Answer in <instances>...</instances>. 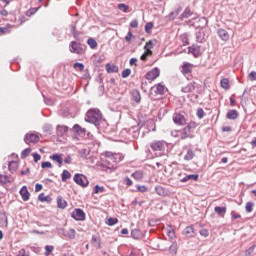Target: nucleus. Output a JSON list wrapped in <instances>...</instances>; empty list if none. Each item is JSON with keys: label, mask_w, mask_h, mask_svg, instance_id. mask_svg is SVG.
Instances as JSON below:
<instances>
[{"label": "nucleus", "mask_w": 256, "mask_h": 256, "mask_svg": "<svg viewBox=\"0 0 256 256\" xmlns=\"http://www.w3.org/2000/svg\"><path fill=\"white\" fill-rule=\"evenodd\" d=\"M85 121L87 123H91L92 125H95V127L99 129L101 122L103 121V114L101 113V110L97 108H90L86 112Z\"/></svg>", "instance_id": "1"}, {"label": "nucleus", "mask_w": 256, "mask_h": 256, "mask_svg": "<svg viewBox=\"0 0 256 256\" xmlns=\"http://www.w3.org/2000/svg\"><path fill=\"white\" fill-rule=\"evenodd\" d=\"M150 147L152 151L156 153V157H161V155H165V151L167 150L168 144L163 140H157L151 142Z\"/></svg>", "instance_id": "2"}, {"label": "nucleus", "mask_w": 256, "mask_h": 256, "mask_svg": "<svg viewBox=\"0 0 256 256\" xmlns=\"http://www.w3.org/2000/svg\"><path fill=\"white\" fill-rule=\"evenodd\" d=\"M73 180L76 185H79L80 187H88L89 185V180L87 179V176L83 174H75Z\"/></svg>", "instance_id": "3"}, {"label": "nucleus", "mask_w": 256, "mask_h": 256, "mask_svg": "<svg viewBox=\"0 0 256 256\" xmlns=\"http://www.w3.org/2000/svg\"><path fill=\"white\" fill-rule=\"evenodd\" d=\"M72 219H75V221H85L87 218V215L85 214V211L81 208H75L74 211L71 213Z\"/></svg>", "instance_id": "4"}, {"label": "nucleus", "mask_w": 256, "mask_h": 256, "mask_svg": "<svg viewBox=\"0 0 256 256\" xmlns=\"http://www.w3.org/2000/svg\"><path fill=\"white\" fill-rule=\"evenodd\" d=\"M159 75H161V70H159L158 67H155L146 73L145 78L147 81H155Z\"/></svg>", "instance_id": "5"}, {"label": "nucleus", "mask_w": 256, "mask_h": 256, "mask_svg": "<svg viewBox=\"0 0 256 256\" xmlns=\"http://www.w3.org/2000/svg\"><path fill=\"white\" fill-rule=\"evenodd\" d=\"M70 52L81 55L83 53V46H81V43H78L77 41H72L70 43Z\"/></svg>", "instance_id": "6"}, {"label": "nucleus", "mask_w": 256, "mask_h": 256, "mask_svg": "<svg viewBox=\"0 0 256 256\" xmlns=\"http://www.w3.org/2000/svg\"><path fill=\"white\" fill-rule=\"evenodd\" d=\"M59 233H61L64 237H67V239L73 240L75 239L77 232L73 228L69 229L68 231L64 228H60Z\"/></svg>", "instance_id": "7"}, {"label": "nucleus", "mask_w": 256, "mask_h": 256, "mask_svg": "<svg viewBox=\"0 0 256 256\" xmlns=\"http://www.w3.org/2000/svg\"><path fill=\"white\" fill-rule=\"evenodd\" d=\"M78 153H79L80 159H83L84 161L91 159V149H88V148L80 149Z\"/></svg>", "instance_id": "8"}, {"label": "nucleus", "mask_w": 256, "mask_h": 256, "mask_svg": "<svg viewBox=\"0 0 256 256\" xmlns=\"http://www.w3.org/2000/svg\"><path fill=\"white\" fill-rule=\"evenodd\" d=\"M25 143H39V135L37 134H26L24 137Z\"/></svg>", "instance_id": "9"}, {"label": "nucleus", "mask_w": 256, "mask_h": 256, "mask_svg": "<svg viewBox=\"0 0 256 256\" xmlns=\"http://www.w3.org/2000/svg\"><path fill=\"white\" fill-rule=\"evenodd\" d=\"M207 39V34L205 30L201 28L198 32H196V41L197 43H203Z\"/></svg>", "instance_id": "10"}, {"label": "nucleus", "mask_w": 256, "mask_h": 256, "mask_svg": "<svg viewBox=\"0 0 256 256\" xmlns=\"http://www.w3.org/2000/svg\"><path fill=\"white\" fill-rule=\"evenodd\" d=\"M181 11H183V8H181V6H178L174 11L170 12L167 16L169 21H174V19H177Z\"/></svg>", "instance_id": "11"}, {"label": "nucleus", "mask_w": 256, "mask_h": 256, "mask_svg": "<svg viewBox=\"0 0 256 256\" xmlns=\"http://www.w3.org/2000/svg\"><path fill=\"white\" fill-rule=\"evenodd\" d=\"M197 89V83L191 82L185 87H182V93H193Z\"/></svg>", "instance_id": "12"}, {"label": "nucleus", "mask_w": 256, "mask_h": 256, "mask_svg": "<svg viewBox=\"0 0 256 256\" xmlns=\"http://www.w3.org/2000/svg\"><path fill=\"white\" fill-rule=\"evenodd\" d=\"M20 195H21L23 201H29V197H31V193H29L27 186H23L20 189Z\"/></svg>", "instance_id": "13"}, {"label": "nucleus", "mask_w": 256, "mask_h": 256, "mask_svg": "<svg viewBox=\"0 0 256 256\" xmlns=\"http://www.w3.org/2000/svg\"><path fill=\"white\" fill-rule=\"evenodd\" d=\"M199 174H189L180 180L181 183H187V181H198Z\"/></svg>", "instance_id": "14"}, {"label": "nucleus", "mask_w": 256, "mask_h": 256, "mask_svg": "<svg viewBox=\"0 0 256 256\" xmlns=\"http://www.w3.org/2000/svg\"><path fill=\"white\" fill-rule=\"evenodd\" d=\"M218 36L222 41H229V32L225 29H218L217 32Z\"/></svg>", "instance_id": "15"}, {"label": "nucleus", "mask_w": 256, "mask_h": 256, "mask_svg": "<svg viewBox=\"0 0 256 256\" xmlns=\"http://www.w3.org/2000/svg\"><path fill=\"white\" fill-rule=\"evenodd\" d=\"M183 235H185L186 237H194L195 236V228L192 225L187 226L183 230Z\"/></svg>", "instance_id": "16"}, {"label": "nucleus", "mask_w": 256, "mask_h": 256, "mask_svg": "<svg viewBox=\"0 0 256 256\" xmlns=\"http://www.w3.org/2000/svg\"><path fill=\"white\" fill-rule=\"evenodd\" d=\"M107 73H119V66L111 63L106 64Z\"/></svg>", "instance_id": "17"}, {"label": "nucleus", "mask_w": 256, "mask_h": 256, "mask_svg": "<svg viewBox=\"0 0 256 256\" xmlns=\"http://www.w3.org/2000/svg\"><path fill=\"white\" fill-rule=\"evenodd\" d=\"M0 225H2V227H7L9 225L7 213L5 212H0Z\"/></svg>", "instance_id": "18"}, {"label": "nucleus", "mask_w": 256, "mask_h": 256, "mask_svg": "<svg viewBox=\"0 0 256 256\" xmlns=\"http://www.w3.org/2000/svg\"><path fill=\"white\" fill-rule=\"evenodd\" d=\"M173 121L176 125H183L185 123V116L181 115V114H176L173 117Z\"/></svg>", "instance_id": "19"}, {"label": "nucleus", "mask_w": 256, "mask_h": 256, "mask_svg": "<svg viewBox=\"0 0 256 256\" xmlns=\"http://www.w3.org/2000/svg\"><path fill=\"white\" fill-rule=\"evenodd\" d=\"M193 15V12L191 11V8L187 7L185 8L184 12L180 15L179 19L183 21V19H189Z\"/></svg>", "instance_id": "20"}, {"label": "nucleus", "mask_w": 256, "mask_h": 256, "mask_svg": "<svg viewBox=\"0 0 256 256\" xmlns=\"http://www.w3.org/2000/svg\"><path fill=\"white\" fill-rule=\"evenodd\" d=\"M57 207L58 209H66L67 208V201L63 199V197H57Z\"/></svg>", "instance_id": "21"}, {"label": "nucleus", "mask_w": 256, "mask_h": 256, "mask_svg": "<svg viewBox=\"0 0 256 256\" xmlns=\"http://www.w3.org/2000/svg\"><path fill=\"white\" fill-rule=\"evenodd\" d=\"M50 159L58 163L59 167L63 165V157L61 156V154H53L50 156Z\"/></svg>", "instance_id": "22"}, {"label": "nucleus", "mask_w": 256, "mask_h": 256, "mask_svg": "<svg viewBox=\"0 0 256 256\" xmlns=\"http://www.w3.org/2000/svg\"><path fill=\"white\" fill-rule=\"evenodd\" d=\"M226 117H227V119L235 121V119H237V117H239V112H237V110H230L227 112Z\"/></svg>", "instance_id": "23"}, {"label": "nucleus", "mask_w": 256, "mask_h": 256, "mask_svg": "<svg viewBox=\"0 0 256 256\" xmlns=\"http://www.w3.org/2000/svg\"><path fill=\"white\" fill-rule=\"evenodd\" d=\"M191 71H193V66L189 62H185L182 65V73L187 75L188 73H191Z\"/></svg>", "instance_id": "24"}, {"label": "nucleus", "mask_w": 256, "mask_h": 256, "mask_svg": "<svg viewBox=\"0 0 256 256\" xmlns=\"http://www.w3.org/2000/svg\"><path fill=\"white\" fill-rule=\"evenodd\" d=\"M73 131L74 133H77V135H85V133L87 132V130H85V128H82L79 124H75L73 126Z\"/></svg>", "instance_id": "25"}, {"label": "nucleus", "mask_w": 256, "mask_h": 256, "mask_svg": "<svg viewBox=\"0 0 256 256\" xmlns=\"http://www.w3.org/2000/svg\"><path fill=\"white\" fill-rule=\"evenodd\" d=\"M131 237H132V239L139 240V239H141V237H143V233L139 229H133L131 231Z\"/></svg>", "instance_id": "26"}, {"label": "nucleus", "mask_w": 256, "mask_h": 256, "mask_svg": "<svg viewBox=\"0 0 256 256\" xmlns=\"http://www.w3.org/2000/svg\"><path fill=\"white\" fill-rule=\"evenodd\" d=\"M195 157V151L193 149H188L186 155L184 156V161H193Z\"/></svg>", "instance_id": "27"}, {"label": "nucleus", "mask_w": 256, "mask_h": 256, "mask_svg": "<svg viewBox=\"0 0 256 256\" xmlns=\"http://www.w3.org/2000/svg\"><path fill=\"white\" fill-rule=\"evenodd\" d=\"M156 95H164L165 93V86H163L161 83H158L154 86Z\"/></svg>", "instance_id": "28"}, {"label": "nucleus", "mask_w": 256, "mask_h": 256, "mask_svg": "<svg viewBox=\"0 0 256 256\" xmlns=\"http://www.w3.org/2000/svg\"><path fill=\"white\" fill-rule=\"evenodd\" d=\"M38 200H40L41 203H51L52 198L49 195L45 196V193H40L38 196Z\"/></svg>", "instance_id": "29"}, {"label": "nucleus", "mask_w": 256, "mask_h": 256, "mask_svg": "<svg viewBox=\"0 0 256 256\" xmlns=\"http://www.w3.org/2000/svg\"><path fill=\"white\" fill-rule=\"evenodd\" d=\"M215 213L217 215H220V217H223L227 213V207H221V206H216L214 208Z\"/></svg>", "instance_id": "30"}, {"label": "nucleus", "mask_w": 256, "mask_h": 256, "mask_svg": "<svg viewBox=\"0 0 256 256\" xmlns=\"http://www.w3.org/2000/svg\"><path fill=\"white\" fill-rule=\"evenodd\" d=\"M199 51H201V46L192 45V46L188 47V52H189V53H193V55H194L195 57H197Z\"/></svg>", "instance_id": "31"}, {"label": "nucleus", "mask_w": 256, "mask_h": 256, "mask_svg": "<svg viewBox=\"0 0 256 256\" xmlns=\"http://www.w3.org/2000/svg\"><path fill=\"white\" fill-rule=\"evenodd\" d=\"M17 167H19L17 161L12 160L8 163V170L10 171V173H15V171H17Z\"/></svg>", "instance_id": "32"}, {"label": "nucleus", "mask_w": 256, "mask_h": 256, "mask_svg": "<svg viewBox=\"0 0 256 256\" xmlns=\"http://www.w3.org/2000/svg\"><path fill=\"white\" fill-rule=\"evenodd\" d=\"M56 131H57V135H63L64 133H67V131H69V128L65 125H58L56 127Z\"/></svg>", "instance_id": "33"}, {"label": "nucleus", "mask_w": 256, "mask_h": 256, "mask_svg": "<svg viewBox=\"0 0 256 256\" xmlns=\"http://www.w3.org/2000/svg\"><path fill=\"white\" fill-rule=\"evenodd\" d=\"M39 9H41V6L28 9L25 13L26 17H33V15H35Z\"/></svg>", "instance_id": "34"}, {"label": "nucleus", "mask_w": 256, "mask_h": 256, "mask_svg": "<svg viewBox=\"0 0 256 256\" xmlns=\"http://www.w3.org/2000/svg\"><path fill=\"white\" fill-rule=\"evenodd\" d=\"M108 159L110 161H113L114 163H121V161H123V157L121 156V154H113Z\"/></svg>", "instance_id": "35"}, {"label": "nucleus", "mask_w": 256, "mask_h": 256, "mask_svg": "<svg viewBox=\"0 0 256 256\" xmlns=\"http://www.w3.org/2000/svg\"><path fill=\"white\" fill-rule=\"evenodd\" d=\"M188 137H191V130L189 128L185 127L182 130L180 138L181 139H188Z\"/></svg>", "instance_id": "36"}, {"label": "nucleus", "mask_w": 256, "mask_h": 256, "mask_svg": "<svg viewBox=\"0 0 256 256\" xmlns=\"http://www.w3.org/2000/svg\"><path fill=\"white\" fill-rule=\"evenodd\" d=\"M132 177L136 181H141V179H143V171L141 170L135 171L134 173H132Z\"/></svg>", "instance_id": "37"}, {"label": "nucleus", "mask_w": 256, "mask_h": 256, "mask_svg": "<svg viewBox=\"0 0 256 256\" xmlns=\"http://www.w3.org/2000/svg\"><path fill=\"white\" fill-rule=\"evenodd\" d=\"M67 179H71V173L68 172V170H63V172L61 174V181L63 183H65L67 181Z\"/></svg>", "instance_id": "38"}, {"label": "nucleus", "mask_w": 256, "mask_h": 256, "mask_svg": "<svg viewBox=\"0 0 256 256\" xmlns=\"http://www.w3.org/2000/svg\"><path fill=\"white\" fill-rule=\"evenodd\" d=\"M155 191L157 193V195H160V197H165L166 192H165V188H163L162 186H156L155 187Z\"/></svg>", "instance_id": "39"}, {"label": "nucleus", "mask_w": 256, "mask_h": 256, "mask_svg": "<svg viewBox=\"0 0 256 256\" xmlns=\"http://www.w3.org/2000/svg\"><path fill=\"white\" fill-rule=\"evenodd\" d=\"M118 9L119 11H123V13H129V5L125 4V3H120L118 4Z\"/></svg>", "instance_id": "40"}, {"label": "nucleus", "mask_w": 256, "mask_h": 256, "mask_svg": "<svg viewBox=\"0 0 256 256\" xmlns=\"http://www.w3.org/2000/svg\"><path fill=\"white\" fill-rule=\"evenodd\" d=\"M119 223V219L117 218H108L106 224L109 225V227H113V225H117Z\"/></svg>", "instance_id": "41"}, {"label": "nucleus", "mask_w": 256, "mask_h": 256, "mask_svg": "<svg viewBox=\"0 0 256 256\" xmlns=\"http://www.w3.org/2000/svg\"><path fill=\"white\" fill-rule=\"evenodd\" d=\"M9 183V176L0 174V184L7 185Z\"/></svg>", "instance_id": "42"}, {"label": "nucleus", "mask_w": 256, "mask_h": 256, "mask_svg": "<svg viewBox=\"0 0 256 256\" xmlns=\"http://www.w3.org/2000/svg\"><path fill=\"white\" fill-rule=\"evenodd\" d=\"M220 86L222 89H229V79L224 78L220 81Z\"/></svg>", "instance_id": "43"}, {"label": "nucleus", "mask_w": 256, "mask_h": 256, "mask_svg": "<svg viewBox=\"0 0 256 256\" xmlns=\"http://www.w3.org/2000/svg\"><path fill=\"white\" fill-rule=\"evenodd\" d=\"M87 43L91 49H95L97 47V41L93 38H89Z\"/></svg>", "instance_id": "44"}, {"label": "nucleus", "mask_w": 256, "mask_h": 256, "mask_svg": "<svg viewBox=\"0 0 256 256\" xmlns=\"http://www.w3.org/2000/svg\"><path fill=\"white\" fill-rule=\"evenodd\" d=\"M53 249H55L54 246L46 245V246H45V251H46V252L44 253V255H45V256L51 255V253H53Z\"/></svg>", "instance_id": "45"}, {"label": "nucleus", "mask_w": 256, "mask_h": 256, "mask_svg": "<svg viewBox=\"0 0 256 256\" xmlns=\"http://www.w3.org/2000/svg\"><path fill=\"white\" fill-rule=\"evenodd\" d=\"M153 47H155V44H153V41L149 40V41L146 42V44L144 45V50H145V51H149V50H152Z\"/></svg>", "instance_id": "46"}, {"label": "nucleus", "mask_w": 256, "mask_h": 256, "mask_svg": "<svg viewBox=\"0 0 256 256\" xmlns=\"http://www.w3.org/2000/svg\"><path fill=\"white\" fill-rule=\"evenodd\" d=\"M254 203L253 202H247L246 206H245V210L247 213H251L253 211V207H254Z\"/></svg>", "instance_id": "47"}, {"label": "nucleus", "mask_w": 256, "mask_h": 256, "mask_svg": "<svg viewBox=\"0 0 256 256\" xmlns=\"http://www.w3.org/2000/svg\"><path fill=\"white\" fill-rule=\"evenodd\" d=\"M129 75H131V69H129V68H126L121 73L122 79H127V77H129Z\"/></svg>", "instance_id": "48"}, {"label": "nucleus", "mask_w": 256, "mask_h": 256, "mask_svg": "<svg viewBox=\"0 0 256 256\" xmlns=\"http://www.w3.org/2000/svg\"><path fill=\"white\" fill-rule=\"evenodd\" d=\"M29 153H31V148L24 149L21 153V159H27Z\"/></svg>", "instance_id": "49"}, {"label": "nucleus", "mask_w": 256, "mask_h": 256, "mask_svg": "<svg viewBox=\"0 0 256 256\" xmlns=\"http://www.w3.org/2000/svg\"><path fill=\"white\" fill-rule=\"evenodd\" d=\"M104 192H105V187L99 186V185L94 186V194L104 193Z\"/></svg>", "instance_id": "50"}, {"label": "nucleus", "mask_w": 256, "mask_h": 256, "mask_svg": "<svg viewBox=\"0 0 256 256\" xmlns=\"http://www.w3.org/2000/svg\"><path fill=\"white\" fill-rule=\"evenodd\" d=\"M43 131H44V133L51 134V132L53 131V126H51V124H45L43 126Z\"/></svg>", "instance_id": "51"}, {"label": "nucleus", "mask_w": 256, "mask_h": 256, "mask_svg": "<svg viewBox=\"0 0 256 256\" xmlns=\"http://www.w3.org/2000/svg\"><path fill=\"white\" fill-rule=\"evenodd\" d=\"M167 235L170 239H173V237H175V229H173V227L171 225H169Z\"/></svg>", "instance_id": "52"}, {"label": "nucleus", "mask_w": 256, "mask_h": 256, "mask_svg": "<svg viewBox=\"0 0 256 256\" xmlns=\"http://www.w3.org/2000/svg\"><path fill=\"white\" fill-rule=\"evenodd\" d=\"M256 245H252L251 247H249L246 251H245V255L244 256H251V254L255 251Z\"/></svg>", "instance_id": "53"}, {"label": "nucleus", "mask_w": 256, "mask_h": 256, "mask_svg": "<svg viewBox=\"0 0 256 256\" xmlns=\"http://www.w3.org/2000/svg\"><path fill=\"white\" fill-rule=\"evenodd\" d=\"M73 67L75 69H79L80 71H84V69H85V65L83 63H80V62L74 63Z\"/></svg>", "instance_id": "54"}, {"label": "nucleus", "mask_w": 256, "mask_h": 256, "mask_svg": "<svg viewBox=\"0 0 256 256\" xmlns=\"http://www.w3.org/2000/svg\"><path fill=\"white\" fill-rule=\"evenodd\" d=\"M169 252L172 255H175L177 253V243H173L170 247H169Z\"/></svg>", "instance_id": "55"}, {"label": "nucleus", "mask_w": 256, "mask_h": 256, "mask_svg": "<svg viewBox=\"0 0 256 256\" xmlns=\"http://www.w3.org/2000/svg\"><path fill=\"white\" fill-rule=\"evenodd\" d=\"M32 157L34 159V163H39V161H41V154L37 152L32 153Z\"/></svg>", "instance_id": "56"}, {"label": "nucleus", "mask_w": 256, "mask_h": 256, "mask_svg": "<svg viewBox=\"0 0 256 256\" xmlns=\"http://www.w3.org/2000/svg\"><path fill=\"white\" fill-rule=\"evenodd\" d=\"M151 29H153V22H147L145 25V33H151Z\"/></svg>", "instance_id": "57"}, {"label": "nucleus", "mask_w": 256, "mask_h": 256, "mask_svg": "<svg viewBox=\"0 0 256 256\" xmlns=\"http://www.w3.org/2000/svg\"><path fill=\"white\" fill-rule=\"evenodd\" d=\"M197 117L198 119H203V117H205V111L203 110V108L197 109Z\"/></svg>", "instance_id": "58"}, {"label": "nucleus", "mask_w": 256, "mask_h": 256, "mask_svg": "<svg viewBox=\"0 0 256 256\" xmlns=\"http://www.w3.org/2000/svg\"><path fill=\"white\" fill-rule=\"evenodd\" d=\"M11 27L6 26V27H1L0 28V35H5V33H10Z\"/></svg>", "instance_id": "59"}, {"label": "nucleus", "mask_w": 256, "mask_h": 256, "mask_svg": "<svg viewBox=\"0 0 256 256\" xmlns=\"http://www.w3.org/2000/svg\"><path fill=\"white\" fill-rule=\"evenodd\" d=\"M41 167H42V169H51V167H53V165L51 164V162L45 161V162H42Z\"/></svg>", "instance_id": "60"}, {"label": "nucleus", "mask_w": 256, "mask_h": 256, "mask_svg": "<svg viewBox=\"0 0 256 256\" xmlns=\"http://www.w3.org/2000/svg\"><path fill=\"white\" fill-rule=\"evenodd\" d=\"M130 27L132 29H137L139 27V21L137 19H134L130 22Z\"/></svg>", "instance_id": "61"}, {"label": "nucleus", "mask_w": 256, "mask_h": 256, "mask_svg": "<svg viewBox=\"0 0 256 256\" xmlns=\"http://www.w3.org/2000/svg\"><path fill=\"white\" fill-rule=\"evenodd\" d=\"M248 79H249V81H256V72L255 71H251L248 74Z\"/></svg>", "instance_id": "62"}, {"label": "nucleus", "mask_w": 256, "mask_h": 256, "mask_svg": "<svg viewBox=\"0 0 256 256\" xmlns=\"http://www.w3.org/2000/svg\"><path fill=\"white\" fill-rule=\"evenodd\" d=\"M199 233H200V235H201L202 237H207V236L209 235V230H207V229H201V230L199 231Z\"/></svg>", "instance_id": "63"}, {"label": "nucleus", "mask_w": 256, "mask_h": 256, "mask_svg": "<svg viewBox=\"0 0 256 256\" xmlns=\"http://www.w3.org/2000/svg\"><path fill=\"white\" fill-rule=\"evenodd\" d=\"M17 256H29V253H27V251H25V249H21L19 252H18V255Z\"/></svg>", "instance_id": "64"}]
</instances>
